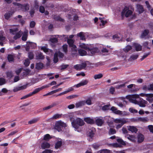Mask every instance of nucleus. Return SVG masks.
<instances>
[{"instance_id":"f257e3e1","label":"nucleus","mask_w":153,"mask_h":153,"mask_svg":"<svg viewBox=\"0 0 153 153\" xmlns=\"http://www.w3.org/2000/svg\"><path fill=\"white\" fill-rule=\"evenodd\" d=\"M84 123L83 120L79 118H77L76 120H74L71 122L72 126L75 129V130L78 129L79 126L83 125Z\"/></svg>"},{"instance_id":"f03ea898","label":"nucleus","mask_w":153,"mask_h":153,"mask_svg":"<svg viewBox=\"0 0 153 153\" xmlns=\"http://www.w3.org/2000/svg\"><path fill=\"white\" fill-rule=\"evenodd\" d=\"M15 72L17 75H19L20 73H21V75L22 76V77L26 76L27 75L31 74L30 71L28 68L23 69L22 68H21L18 69Z\"/></svg>"},{"instance_id":"7ed1b4c3","label":"nucleus","mask_w":153,"mask_h":153,"mask_svg":"<svg viewBox=\"0 0 153 153\" xmlns=\"http://www.w3.org/2000/svg\"><path fill=\"white\" fill-rule=\"evenodd\" d=\"M126 98L130 102L137 104L138 103V101L136 99L139 98V95L137 94L129 95L126 96Z\"/></svg>"},{"instance_id":"20e7f679","label":"nucleus","mask_w":153,"mask_h":153,"mask_svg":"<svg viewBox=\"0 0 153 153\" xmlns=\"http://www.w3.org/2000/svg\"><path fill=\"white\" fill-rule=\"evenodd\" d=\"M68 43L69 47L71 48L72 54H75L77 52V47L74 44V41L72 39H68Z\"/></svg>"},{"instance_id":"39448f33","label":"nucleus","mask_w":153,"mask_h":153,"mask_svg":"<svg viewBox=\"0 0 153 153\" xmlns=\"http://www.w3.org/2000/svg\"><path fill=\"white\" fill-rule=\"evenodd\" d=\"M132 13V11L129 10L128 7H126L123 10L121 15L122 17L125 16L126 17H128L130 16Z\"/></svg>"},{"instance_id":"423d86ee","label":"nucleus","mask_w":153,"mask_h":153,"mask_svg":"<svg viewBox=\"0 0 153 153\" xmlns=\"http://www.w3.org/2000/svg\"><path fill=\"white\" fill-rule=\"evenodd\" d=\"M88 55L89 56H92L95 53L100 52V50L97 48H88L87 49Z\"/></svg>"},{"instance_id":"0eeeda50","label":"nucleus","mask_w":153,"mask_h":153,"mask_svg":"<svg viewBox=\"0 0 153 153\" xmlns=\"http://www.w3.org/2000/svg\"><path fill=\"white\" fill-rule=\"evenodd\" d=\"M80 63L75 65L74 67H89L91 64L88 61L82 62Z\"/></svg>"},{"instance_id":"6e6552de","label":"nucleus","mask_w":153,"mask_h":153,"mask_svg":"<svg viewBox=\"0 0 153 153\" xmlns=\"http://www.w3.org/2000/svg\"><path fill=\"white\" fill-rule=\"evenodd\" d=\"M40 49L44 51L47 54L52 55L53 53V51L47 48L45 46L40 47Z\"/></svg>"},{"instance_id":"1a4fd4ad","label":"nucleus","mask_w":153,"mask_h":153,"mask_svg":"<svg viewBox=\"0 0 153 153\" xmlns=\"http://www.w3.org/2000/svg\"><path fill=\"white\" fill-rule=\"evenodd\" d=\"M56 128L57 129L59 128L60 127H65L67 126L66 124L62 122V121L60 120L58 121L56 124Z\"/></svg>"},{"instance_id":"9d476101","label":"nucleus","mask_w":153,"mask_h":153,"mask_svg":"<svg viewBox=\"0 0 153 153\" xmlns=\"http://www.w3.org/2000/svg\"><path fill=\"white\" fill-rule=\"evenodd\" d=\"M27 87V85H24L20 86H17L15 87L13 90L14 92H16L18 91L25 89Z\"/></svg>"},{"instance_id":"9b49d317","label":"nucleus","mask_w":153,"mask_h":153,"mask_svg":"<svg viewBox=\"0 0 153 153\" xmlns=\"http://www.w3.org/2000/svg\"><path fill=\"white\" fill-rule=\"evenodd\" d=\"M114 121L115 123L118 124L126 123V120L124 118H117L114 119Z\"/></svg>"},{"instance_id":"f8f14e48","label":"nucleus","mask_w":153,"mask_h":153,"mask_svg":"<svg viewBox=\"0 0 153 153\" xmlns=\"http://www.w3.org/2000/svg\"><path fill=\"white\" fill-rule=\"evenodd\" d=\"M88 82V81L87 80H85L81 81L79 83L76 85L74 86H76L77 88L81 86L85 85L87 84Z\"/></svg>"},{"instance_id":"ddd939ff","label":"nucleus","mask_w":153,"mask_h":153,"mask_svg":"<svg viewBox=\"0 0 153 153\" xmlns=\"http://www.w3.org/2000/svg\"><path fill=\"white\" fill-rule=\"evenodd\" d=\"M126 137L131 141L135 142L136 141V138L135 136L132 135L127 134L126 135Z\"/></svg>"},{"instance_id":"4468645a","label":"nucleus","mask_w":153,"mask_h":153,"mask_svg":"<svg viewBox=\"0 0 153 153\" xmlns=\"http://www.w3.org/2000/svg\"><path fill=\"white\" fill-rule=\"evenodd\" d=\"M137 11L140 14L142 13L144 11L143 6L142 5L137 4L136 5Z\"/></svg>"},{"instance_id":"2eb2a0df","label":"nucleus","mask_w":153,"mask_h":153,"mask_svg":"<svg viewBox=\"0 0 153 153\" xmlns=\"http://www.w3.org/2000/svg\"><path fill=\"white\" fill-rule=\"evenodd\" d=\"M137 138V142L138 143H141L143 141L144 139V137L143 134H138Z\"/></svg>"},{"instance_id":"dca6fc26","label":"nucleus","mask_w":153,"mask_h":153,"mask_svg":"<svg viewBox=\"0 0 153 153\" xmlns=\"http://www.w3.org/2000/svg\"><path fill=\"white\" fill-rule=\"evenodd\" d=\"M41 146L42 149H44L49 148L50 147V144L48 143L45 141L42 143Z\"/></svg>"},{"instance_id":"f3484780","label":"nucleus","mask_w":153,"mask_h":153,"mask_svg":"<svg viewBox=\"0 0 153 153\" xmlns=\"http://www.w3.org/2000/svg\"><path fill=\"white\" fill-rule=\"evenodd\" d=\"M29 7L30 6L28 4H22L21 10L25 12L28 11L29 9Z\"/></svg>"},{"instance_id":"a211bd4d","label":"nucleus","mask_w":153,"mask_h":153,"mask_svg":"<svg viewBox=\"0 0 153 153\" xmlns=\"http://www.w3.org/2000/svg\"><path fill=\"white\" fill-rule=\"evenodd\" d=\"M146 100L149 102H152L153 101V94H146Z\"/></svg>"},{"instance_id":"6ab92c4d","label":"nucleus","mask_w":153,"mask_h":153,"mask_svg":"<svg viewBox=\"0 0 153 153\" xmlns=\"http://www.w3.org/2000/svg\"><path fill=\"white\" fill-rule=\"evenodd\" d=\"M28 34V30H25L23 34V35L22 38V39L23 41H25L27 40Z\"/></svg>"},{"instance_id":"aec40b11","label":"nucleus","mask_w":153,"mask_h":153,"mask_svg":"<svg viewBox=\"0 0 153 153\" xmlns=\"http://www.w3.org/2000/svg\"><path fill=\"white\" fill-rule=\"evenodd\" d=\"M94 133L91 130H89L88 132V139L89 141L91 140L94 135Z\"/></svg>"},{"instance_id":"412c9836","label":"nucleus","mask_w":153,"mask_h":153,"mask_svg":"<svg viewBox=\"0 0 153 153\" xmlns=\"http://www.w3.org/2000/svg\"><path fill=\"white\" fill-rule=\"evenodd\" d=\"M111 110L114 113L119 115L122 114V111L120 110H117L116 108L114 107H112L111 108Z\"/></svg>"},{"instance_id":"4be33fe9","label":"nucleus","mask_w":153,"mask_h":153,"mask_svg":"<svg viewBox=\"0 0 153 153\" xmlns=\"http://www.w3.org/2000/svg\"><path fill=\"white\" fill-rule=\"evenodd\" d=\"M147 103V102L146 100H142L139 102H138V103L137 104H138L140 107H145L146 106V104Z\"/></svg>"},{"instance_id":"5701e85b","label":"nucleus","mask_w":153,"mask_h":153,"mask_svg":"<svg viewBox=\"0 0 153 153\" xmlns=\"http://www.w3.org/2000/svg\"><path fill=\"white\" fill-rule=\"evenodd\" d=\"M13 4L14 5V7L18 10H21L22 4L16 2H13Z\"/></svg>"},{"instance_id":"b1692460","label":"nucleus","mask_w":153,"mask_h":153,"mask_svg":"<svg viewBox=\"0 0 153 153\" xmlns=\"http://www.w3.org/2000/svg\"><path fill=\"white\" fill-rule=\"evenodd\" d=\"M133 45L136 51H140L141 50L142 47L140 44L135 43Z\"/></svg>"},{"instance_id":"393cba45","label":"nucleus","mask_w":153,"mask_h":153,"mask_svg":"<svg viewBox=\"0 0 153 153\" xmlns=\"http://www.w3.org/2000/svg\"><path fill=\"white\" fill-rule=\"evenodd\" d=\"M104 122V120L100 118H97L95 121L97 124L99 126H101L103 123Z\"/></svg>"},{"instance_id":"a878e982","label":"nucleus","mask_w":153,"mask_h":153,"mask_svg":"<svg viewBox=\"0 0 153 153\" xmlns=\"http://www.w3.org/2000/svg\"><path fill=\"white\" fill-rule=\"evenodd\" d=\"M117 54L118 56L122 57L123 59H125L126 58V55H125L123 52L122 51L117 52Z\"/></svg>"},{"instance_id":"bb28decb","label":"nucleus","mask_w":153,"mask_h":153,"mask_svg":"<svg viewBox=\"0 0 153 153\" xmlns=\"http://www.w3.org/2000/svg\"><path fill=\"white\" fill-rule=\"evenodd\" d=\"M78 53L79 55L81 56H84L88 54L87 51H85L82 49L78 50Z\"/></svg>"},{"instance_id":"cd10ccee","label":"nucleus","mask_w":153,"mask_h":153,"mask_svg":"<svg viewBox=\"0 0 153 153\" xmlns=\"http://www.w3.org/2000/svg\"><path fill=\"white\" fill-rule=\"evenodd\" d=\"M22 34L23 33L22 32L20 31L18 32H17L15 34V35L13 37V38L15 40H16L20 38Z\"/></svg>"},{"instance_id":"c85d7f7f","label":"nucleus","mask_w":153,"mask_h":153,"mask_svg":"<svg viewBox=\"0 0 153 153\" xmlns=\"http://www.w3.org/2000/svg\"><path fill=\"white\" fill-rule=\"evenodd\" d=\"M79 47L81 48L84 49L87 51L88 48L87 45L85 44L84 43H79Z\"/></svg>"},{"instance_id":"c756f323","label":"nucleus","mask_w":153,"mask_h":153,"mask_svg":"<svg viewBox=\"0 0 153 153\" xmlns=\"http://www.w3.org/2000/svg\"><path fill=\"white\" fill-rule=\"evenodd\" d=\"M56 105V104L55 103H53L50 105L43 108V110L45 111L50 109L55 106Z\"/></svg>"},{"instance_id":"7c9ffc66","label":"nucleus","mask_w":153,"mask_h":153,"mask_svg":"<svg viewBox=\"0 0 153 153\" xmlns=\"http://www.w3.org/2000/svg\"><path fill=\"white\" fill-rule=\"evenodd\" d=\"M77 36L80 37V39L82 40H85V33L83 32H81L77 34Z\"/></svg>"},{"instance_id":"2f4dec72","label":"nucleus","mask_w":153,"mask_h":153,"mask_svg":"<svg viewBox=\"0 0 153 153\" xmlns=\"http://www.w3.org/2000/svg\"><path fill=\"white\" fill-rule=\"evenodd\" d=\"M14 13V12L10 11L6 13L4 16L5 19H8L12 16Z\"/></svg>"},{"instance_id":"473e14b6","label":"nucleus","mask_w":153,"mask_h":153,"mask_svg":"<svg viewBox=\"0 0 153 153\" xmlns=\"http://www.w3.org/2000/svg\"><path fill=\"white\" fill-rule=\"evenodd\" d=\"M36 58L38 59H43L44 58V56L42 53L40 52H38L36 54Z\"/></svg>"},{"instance_id":"72a5a7b5","label":"nucleus","mask_w":153,"mask_h":153,"mask_svg":"<svg viewBox=\"0 0 153 153\" xmlns=\"http://www.w3.org/2000/svg\"><path fill=\"white\" fill-rule=\"evenodd\" d=\"M129 131H131L132 132H136L137 129L136 128L133 126H129L128 128Z\"/></svg>"},{"instance_id":"f704fd0d","label":"nucleus","mask_w":153,"mask_h":153,"mask_svg":"<svg viewBox=\"0 0 153 153\" xmlns=\"http://www.w3.org/2000/svg\"><path fill=\"white\" fill-rule=\"evenodd\" d=\"M132 48L131 46L127 45L123 49V51L124 52L126 53L131 50Z\"/></svg>"},{"instance_id":"c9c22d12","label":"nucleus","mask_w":153,"mask_h":153,"mask_svg":"<svg viewBox=\"0 0 153 153\" xmlns=\"http://www.w3.org/2000/svg\"><path fill=\"white\" fill-rule=\"evenodd\" d=\"M84 120L88 123H94L93 120L90 117L85 118L84 119Z\"/></svg>"},{"instance_id":"e433bc0d","label":"nucleus","mask_w":153,"mask_h":153,"mask_svg":"<svg viewBox=\"0 0 153 153\" xmlns=\"http://www.w3.org/2000/svg\"><path fill=\"white\" fill-rule=\"evenodd\" d=\"M138 55L137 54H133L131 55L128 59L129 61H132L137 59Z\"/></svg>"},{"instance_id":"4c0bfd02","label":"nucleus","mask_w":153,"mask_h":153,"mask_svg":"<svg viewBox=\"0 0 153 153\" xmlns=\"http://www.w3.org/2000/svg\"><path fill=\"white\" fill-rule=\"evenodd\" d=\"M14 56L13 55L10 54L8 55L7 58L8 61L10 62H13L14 61Z\"/></svg>"},{"instance_id":"58836bf2","label":"nucleus","mask_w":153,"mask_h":153,"mask_svg":"<svg viewBox=\"0 0 153 153\" xmlns=\"http://www.w3.org/2000/svg\"><path fill=\"white\" fill-rule=\"evenodd\" d=\"M39 120L38 118H35L32 119L28 122V123L29 124H32L37 122Z\"/></svg>"},{"instance_id":"ea45409f","label":"nucleus","mask_w":153,"mask_h":153,"mask_svg":"<svg viewBox=\"0 0 153 153\" xmlns=\"http://www.w3.org/2000/svg\"><path fill=\"white\" fill-rule=\"evenodd\" d=\"M149 30H145L141 36V38H144L149 33Z\"/></svg>"},{"instance_id":"a19ab883","label":"nucleus","mask_w":153,"mask_h":153,"mask_svg":"<svg viewBox=\"0 0 153 153\" xmlns=\"http://www.w3.org/2000/svg\"><path fill=\"white\" fill-rule=\"evenodd\" d=\"M10 33L13 35L16 34L18 31V29L15 28L13 29H10L9 30Z\"/></svg>"},{"instance_id":"79ce46f5","label":"nucleus","mask_w":153,"mask_h":153,"mask_svg":"<svg viewBox=\"0 0 153 153\" xmlns=\"http://www.w3.org/2000/svg\"><path fill=\"white\" fill-rule=\"evenodd\" d=\"M62 145V142L61 141H58L55 144V148L58 149Z\"/></svg>"},{"instance_id":"37998d69","label":"nucleus","mask_w":153,"mask_h":153,"mask_svg":"<svg viewBox=\"0 0 153 153\" xmlns=\"http://www.w3.org/2000/svg\"><path fill=\"white\" fill-rule=\"evenodd\" d=\"M51 138V137L49 134H47L44 136L43 140L47 141H48Z\"/></svg>"},{"instance_id":"c03bdc74","label":"nucleus","mask_w":153,"mask_h":153,"mask_svg":"<svg viewBox=\"0 0 153 153\" xmlns=\"http://www.w3.org/2000/svg\"><path fill=\"white\" fill-rule=\"evenodd\" d=\"M62 114H57L53 115L51 118L53 119H56L58 118H59L62 117Z\"/></svg>"},{"instance_id":"a18cd8bd","label":"nucleus","mask_w":153,"mask_h":153,"mask_svg":"<svg viewBox=\"0 0 153 153\" xmlns=\"http://www.w3.org/2000/svg\"><path fill=\"white\" fill-rule=\"evenodd\" d=\"M40 88H38L36 89L33 92H32L30 93H29L30 96H32V95L35 94L40 91Z\"/></svg>"},{"instance_id":"49530a36","label":"nucleus","mask_w":153,"mask_h":153,"mask_svg":"<svg viewBox=\"0 0 153 153\" xmlns=\"http://www.w3.org/2000/svg\"><path fill=\"white\" fill-rule=\"evenodd\" d=\"M102 76V74L101 73H100L97 74L95 75H94V77L95 79H97L101 78Z\"/></svg>"},{"instance_id":"de8ad7c7","label":"nucleus","mask_w":153,"mask_h":153,"mask_svg":"<svg viewBox=\"0 0 153 153\" xmlns=\"http://www.w3.org/2000/svg\"><path fill=\"white\" fill-rule=\"evenodd\" d=\"M32 44V42H27L25 50L27 51H28L29 50L30 46Z\"/></svg>"},{"instance_id":"09e8293b","label":"nucleus","mask_w":153,"mask_h":153,"mask_svg":"<svg viewBox=\"0 0 153 153\" xmlns=\"http://www.w3.org/2000/svg\"><path fill=\"white\" fill-rule=\"evenodd\" d=\"M110 108V105H106L103 106L102 107V109L103 111H105L109 109Z\"/></svg>"},{"instance_id":"8fccbe9b","label":"nucleus","mask_w":153,"mask_h":153,"mask_svg":"<svg viewBox=\"0 0 153 153\" xmlns=\"http://www.w3.org/2000/svg\"><path fill=\"white\" fill-rule=\"evenodd\" d=\"M49 41L53 43H55L58 42L57 39L55 38H51L50 39Z\"/></svg>"},{"instance_id":"3c124183","label":"nucleus","mask_w":153,"mask_h":153,"mask_svg":"<svg viewBox=\"0 0 153 153\" xmlns=\"http://www.w3.org/2000/svg\"><path fill=\"white\" fill-rule=\"evenodd\" d=\"M116 133V130L114 129L110 128L108 132L109 134H113Z\"/></svg>"},{"instance_id":"603ef678","label":"nucleus","mask_w":153,"mask_h":153,"mask_svg":"<svg viewBox=\"0 0 153 153\" xmlns=\"http://www.w3.org/2000/svg\"><path fill=\"white\" fill-rule=\"evenodd\" d=\"M4 33V32H0V40L1 41L4 40L5 39V37L3 36Z\"/></svg>"},{"instance_id":"864d4df0","label":"nucleus","mask_w":153,"mask_h":153,"mask_svg":"<svg viewBox=\"0 0 153 153\" xmlns=\"http://www.w3.org/2000/svg\"><path fill=\"white\" fill-rule=\"evenodd\" d=\"M83 104L84 103L83 102H79L76 104V108H79L82 106Z\"/></svg>"},{"instance_id":"5fc2aeb1","label":"nucleus","mask_w":153,"mask_h":153,"mask_svg":"<svg viewBox=\"0 0 153 153\" xmlns=\"http://www.w3.org/2000/svg\"><path fill=\"white\" fill-rule=\"evenodd\" d=\"M100 153H110V151L107 149H103L101 150L100 152Z\"/></svg>"},{"instance_id":"6e6d98bb","label":"nucleus","mask_w":153,"mask_h":153,"mask_svg":"<svg viewBox=\"0 0 153 153\" xmlns=\"http://www.w3.org/2000/svg\"><path fill=\"white\" fill-rule=\"evenodd\" d=\"M138 120L143 122L147 121L148 119L146 117H140L138 118Z\"/></svg>"},{"instance_id":"4d7b16f0","label":"nucleus","mask_w":153,"mask_h":153,"mask_svg":"<svg viewBox=\"0 0 153 153\" xmlns=\"http://www.w3.org/2000/svg\"><path fill=\"white\" fill-rule=\"evenodd\" d=\"M126 82H125V83L123 84H122L120 85H118L115 86V88L117 89H120L124 87L125 86V84Z\"/></svg>"},{"instance_id":"13d9d810","label":"nucleus","mask_w":153,"mask_h":153,"mask_svg":"<svg viewBox=\"0 0 153 153\" xmlns=\"http://www.w3.org/2000/svg\"><path fill=\"white\" fill-rule=\"evenodd\" d=\"M117 141L120 144L123 145H125L126 143L124 142L122 139L120 138H118L117 139Z\"/></svg>"},{"instance_id":"bf43d9fd","label":"nucleus","mask_w":153,"mask_h":153,"mask_svg":"<svg viewBox=\"0 0 153 153\" xmlns=\"http://www.w3.org/2000/svg\"><path fill=\"white\" fill-rule=\"evenodd\" d=\"M55 53H57V56H58L60 58H62L64 56V54L60 52H58Z\"/></svg>"},{"instance_id":"052dcab7","label":"nucleus","mask_w":153,"mask_h":153,"mask_svg":"<svg viewBox=\"0 0 153 153\" xmlns=\"http://www.w3.org/2000/svg\"><path fill=\"white\" fill-rule=\"evenodd\" d=\"M62 48L63 51L64 52L66 53L68 51V45H63Z\"/></svg>"},{"instance_id":"680f3d73","label":"nucleus","mask_w":153,"mask_h":153,"mask_svg":"<svg viewBox=\"0 0 153 153\" xmlns=\"http://www.w3.org/2000/svg\"><path fill=\"white\" fill-rule=\"evenodd\" d=\"M147 90L150 91H153V83L148 86Z\"/></svg>"},{"instance_id":"e2e57ef3","label":"nucleus","mask_w":153,"mask_h":153,"mask_svg":"<svg viewBox=\"0 0 153 153\" xmlns=\"http://www.w3.org/2000/svg\"><path fill=\"white\" fill-rule=\"evenodd\" d=\"M34 54L32 52H29L28 53V57L30 59H32L34 57Z\"/></svg>"},{"instance_id":"0e129e2a","label":"nucleus","mask_w":153,"mask_h":153,"mask_svg":"<svg viewBox=\"0 0 153 153\" xmlns=\"http://www.w3.org/2000/svg\"><path fill=\"white\" fill-rule=\"evenodd\" d=\"M100 146V145L99 144L97 143H94L92 145V146L93 148L95 149H97Z\"/></svg>"},{"instance_id":"69168bd1","label":"nucleus","mask_w":153,"mask_h":153,"mask_svg":"<svg viewBox=\"0 0 153 153\" xmlns=\"http://www.w3.org/2000/svg\"><path fill=\"white\" fill-rule=\"evenodd\" d=\"M30 63V61L28 59H25L24 62V64L27 67L28 66Z\"/></svg>"},{"instance_id":"338daca9","label":"nucleus","mask_w":153,"mask_h":153,"mask_svg":"<svg viewBox=\"0 0 153 153\" xmlns=\"http://www.w3.org/2000/svg\"><path fill=\"white\" fill-rule=\"evenodd\" d=\"M58 56H57V53H55L54 55L53 61L54 63H56L58 62Z\"/></svg>"},{"instance_id":"774afa93","label":"nucleus","mask_w":153,"mask_h":153,"mask_svg":"<svg viewBox=\"0 0 153 153\" xmlns=\"http://www.w3.org/2000/svg\"><path fill=\"white\" fill-rule=\"evenodd\" d=\"M8 77L11 78L14 76L13 72L11 71H9L7 73Z\"/></svg>"}]
</instances>
